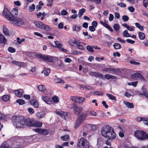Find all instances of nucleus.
Listing matches in <instances>:
<instances>
[{
  "label": "nucleus",
  "mask_w": 148,
  "mask_h": 148,
  "mask_svg": "<svg viewBox=\"0 0 148 148\" xmlns=\"http://www.w3.org/2000/svg\"><path fill=\"white\" fill-rule=\"evenodd\" d=\"M101 133L104 137L110 140H113L116 137V134L112 128L108 125L105 126L101 130Z\"/></svg>",
  "instance_id": "obj_1"
},
{
  "label": "nucleus",
  "mask_w": 148,
  "mask_h": 148,
  "mask_svg": "<svg viewBox=\"0 0 148 148\" xmlns=\"http://www.w3.org/2000/svg\"><path fill=\"white\" fill-rule=\"evenodd\" d=\"M11 120L16 128L19 129L25 127L24 118L23 116L14 115L12 117Z\"/></svg>",
  "instance_id": "obj_2"
},
{
  "label": "nucleus",
  "mask_w": 148,
  "mask_h": 148,
  "mask_svg": "<svg viewBox=\"0 0 148 148\" xmlns=\"http://www.w3.org/2000/svg\"><path fill=\"white\" fill-rule=\"evenodd\" d=\"M134 135L138 140H144L148 139V134L144 131L137 130L135 132Z\"/></svg>",
  "instance_id": "obj_3"
},
{
  "label": "nucleus",
  "mask_w": 148,
  "mask_h": 148,
  "mask_svg": "<svg viewBox=\"0 0 148 148\" xmlns=\"http://www.w3.org/2000/svg\"><path fill=\"white\" fill-rule=\"evenodd\" d=\"M77 145V148H89L88 142L83 138H82L78 140Z\"/></svg>",
  "instance_id": "obj_4"
},
{
  "label": "nucleus",
  "mask_w": 148,
  "mask_h": 148,
  "mask_svg": "<svg viewBox=\"0 0 148 148\" xmlns=\"http://www.w3.org/2000/svg\"><path fill=\"white\" fill-rule=\"evenodd\" d=\"M35 25L37 27L46 31H49L51 30V28L49 25H45L42 22L39 21H35L34 22Z\"/></svg>",
  "instance_id": "obj_5"
},
{
  "label": "nucleus",
  "mask_w": 148,
  "mask_h": 148,
  "mask_svg": "<svg viewBox=\"0 0 148 148\" xmlns=\"http://www.w3.org/2000/svg\"><path fill=\"white\" fill-rule=\"evenodd\" d=\"M10 21L12 23L18 26H21L25 24L24 21L22 18L18 17L14 18V16L12 19Z\"/></svg>",
  "instance_id": "obj_6"
},
{
  "label": "nucleus",
  "mask_w": 148,
  "mask_h": 148,
  "mask_svg": "<svg viewBox=\"0 0 148 148\" xmlns=\"http://www.w3.org/2000/svg\"><path fill=\"white\" fill-rule=\"evenodd\" d=\"M37 57L39 58L46 60L49 62H52L54 60V57L49 56H46L39 54L38 55Z\"/></svg>",
  "instance_id": "obj_7"
},
{
  "label": "nucleus",
  "mask_w": 148,
  "mask_h": 148,
  "mask_svg": "<svg viewBox=\"0 0 148 148\" xmlns=\"http://www.w3.org/2000/svg\"><path fill=\"white\" fill-rule=\"evenodd\" d=\"M72 108L74 112L77 115H79L83 110L82 107L74 103L73 104Z\"/></svg>",
  "instance_id": "obj_8"
},
{
  "label": "nucleus",
  "mask_w": 148,
  "mask_h": 148,
  "mask_svg": "<svg viewBox=\"0 0 148 148\" xmlns=\"http://www.w3.org/2000/svg\"><path fill=\"white\" fill-rule=\"evenodd\" d=\"M3 13L5 18L8 20L11 21L12 19L13 16L7 8H4Z\"/></svg>",
  "instance_id": "obj_9"
},
{
  "label": "nucleus",
  "mask_w": 148,
  "mask_h": 148,
  "mask_svg": "<svg viewBox=\"0 0 148 148\" xmlns=\"http://www.w3.org/2000/svg\"><path fill=\"white\" fill-rule=\"evenodd\" d=\"M23 140L20 139L18 140L17 141H14L12 145V147L13 148H20L23 147L22 144Z\"/></svg>",
  "instance_id": "obj_10"
},
{
  "label": "nucleus",
  "mask_w": 148,
  "mask_h": 148,
  "mask_svg": "<svg viewBox=\"0 0 148 148\" xmlns=\"http://www.w3.org/2000/svg\"><path fill=\"white\" fill-rule=\"evenodd\" d=\"M134 80L140 79L145 81V79L142 75L139 73H136L133 74L131 77Z\"/></svg>",
  "instance_id": "obj_11"
},
{
  "label": "nucleus",
  "mask_w": 148,
  "mask_h": 148,
  "mask_svg": "<svg viewBox=\"0 0 148 148\" xmlns=\"http://www.w3.org/2000/svg\"><path fill=\"white\" fill-rule=\"evenodd\" d=\"M55 113L60 116L62 118L65 119L67 115V113L62 111H55Z\"/></svg>",
  "instance_id": "obj_12"
},
{
  "label": "nucleus",
  "mask_w": 148,
  "mask_h": 148,
  "mask_svg": "<svg viewBox=\"0 0 148 148\" xmlns=\"http://www.w3.org/2000/svg\"><path fill=\"white\" fill-rule=\"evenodd\" d=\"M42 99L45 102L48 104H53V101L50 99L48 97L43 96L42 97Z\"/></svg>",
  "instance_id": "obj_13"
},
{
  "label": "nucleus",
  "mask_w": 148,
  "mask_h": 148,
  "mask_svg": "<svg viewBox=\"0 0 148 148\" xmlns=\"http://www.w3.org/2000/svg\"><path fill=\"white\" fill-rule=\"evenodd\" d=\"M33 120H34L32 119H25L24 118L25 127L26 126H32Z\"/></svg>",
  "instance_id": "obj_14"
},
{
  "label": "nucleus",
  "mask_w": 148,
  "mask_h": 148,
  "mask_svg": "<svg viewBox=\"0 0 148 148\" xmlns=\"http://www.w3.org/2000/svg\"><path fill=\"white\" fill-rule=\"evenodd\" d=\"M89 74L91 76L98 77L100 78H102L103 77V75L102 74L97 72H91Z\"/></svg>",
  "instance_id": "obj_15"
},
{
  "label": "nucleus",
  "mask_w": 148,
  "mask_h": 148,
  "mask_svg": "<svg viewBox=\"0 0 148 148\" xmlns=\"http://www.w3.org/2000/svg\"><path fill=\"white\" fill-rule=\"evenodd\" d=\"M16 96L18 97H21L22 95V94L23 92V90L21 89L14 90L13 91Z\"/></svg>",
  "instance_id": "obj_16"
},
{
  "label": "nucleus",
  "mask_w": 148,
  "mask_h": 148,
  "mask_svg": "<svg viewBox=\"0 0 148 148\" xmlns=\"http://www.w3.org/2000/svg\"><path fill=\"white\" fill-rule=\"evenodd\" d=\"M2 32L3 34L6 36H10V33L9 30L5 25H3L2 27Z\"/></svg>",
  "instance_id": "obj_17"
},
{
  "label": "nucleus",
  "mask_w": 148,
  "mask_h": 148,
  "mask_svg": "<svg viewBox=\"0 0 148 148\" xmlns=\"http://www.w3.org/2000/svg\"><path fill=\"white\" fill-rule=\"evenodd\" d=\"M29 103L35 108H37L38 106L39 105L37 101L35 99L30 100L29 101Z\"/></svg>",
  "instance_id": "obj_18"
},
{
  "label": "nucleus",
  "mask_w": 148,
  "mask_h": 148,
  "mask_svg": "<svg viewBox=\"0 0 148 148\" xmlns=\"http://www.w3.org/2000/svg\"><path fill=\"white\" fill-rule=\"evenodd\" d=\"M83 122L82 121L77 119L74 123V127L75 129L77 128Z\"/></svg>",
  "instance_id": "obj_19"
},
{
  "label": "nucleus",
  "mask_w": 148,
  "mask_h": 148,
  "mask_svg": "<svg viewBox=\"0 0 148 148\" xmlns=\"http://www.w3.org/2000/svg\"><path fill=\"white\" fill-rule=\"evenodd\" d=\"M32 126L36 127H40L42 126V123L39 122L34 121L33 120Z\"/></svg>",
  "instance_id": "obj_20"
},
{
  "label": "nucleus",
  "mask_w": 148,
  "mask_h": 148,
  "mask_svg": "<svg viewBox=\"0 0 148 148\" xmlns=\"http://www.w3.org/2000/svg\"><path fill=\"white\" fill-rule=\"evenodd\" d=\"M123 103L128 108H132L134 107V105L132 103H130L128 101H123Z\"/></svg>",
  "instance_id": "obj_21"
},
{
  "label": "nucleus",
  "mask_w": 148,
  "mask_h": 148,
  "mask_svg": "<svg viewBox=\"0 0 148 148\" xmlns=\"http://www.w3.org/2000/svg\"><path fill=\"white\" fill-rule=\"evenodd\" d=\"M6 42L5 37L2 34H0V44L5 43Z\"/></svg>",
  "instance_id": "obj_22"
},
{
  "label": "nucleus",
  "mask_w": 148,
  "mask_h": 148,
  "mask_svg": "<svg viewBox=\"0 0 148 148\" xmlns=\"http://www.w3.org/2000/svg\"><path fill=\"white\" fill-rule=\"evenodd\" d=\"M79 88L82 89V88L83 89H87L89 90H91L93 88L92 87L87 85H79Z\"/></svg>",
  "instance_id": "obj_23"
},
{
  "label": "nucleus",
  "mask_w": 148,
  "mask_h": 148,
  "mask_svg": "<svg viewBox=\"0 0 148 148\" xmlns=\"http://www.w3.org/2000/svg\"><path fill=\"white\" fill-rule=\"evenodd\" d=\"M45 114L44 112L42 111L38 112L36 114V116L39 118H42L44 117Z\"/></svg>",
  "instance_id": "obj_24"
},
{
  "label": "nucleus",
  "mask_w": 148,
  "mask_h": 148,
  "mask_svg": "<svg viewBox=\"0 0 148 148\" xmlns=\"http://www.w3.org/2000/svg\"><path fill=\"white\" fill-rule=\"evenodd\" d=\"M86 116L87 115L86 114H83L80 115L78 119L83 122L86 118Z\"/></svg>",
  "instance_id": "obj_25"
},
{
  "label": "nucleus",
  "mask_w": 148,
  "mask_h": 148,
  "mask_svg": "<svg viewBox=\"0 0 148 148\" xmlns=\"http://www.w3.org/2000/svg\"><path fill=\"white\" fill-rule=\"evenodd\" d=\"M43 72L44 75L46 76H47L50 72V69L49 68H44L43 70Z\"/></svg>",
  "instance_id": "obj_26"
},
{
  "label": "nucleus",
  "mask_w": 148,
  "mask_h": 148,
  "mask_svg": "<svg viewBox=\"0 0 148 148\" xmlns=\"http://www.w3.org/2000/svg\"><path fill=\"white\" fill-rule=\"evenodd\" d=\"M138 36L140 40H143L145 38V35L141 32H139L138 33Z\"/></svg>",
  "instance_id": "obj_27"
},
{
  "label": "nucleus",
  "mask_w": 148,
  "mask_h": 148,
  "mask_svg": "<svg viewBox=\"0 0 148 148\" xmlns=\"http://www.w3.org/2000/svg\"><path fill=\"white\" fill-rule=\"evenodd\" d=\"M113 70L112 71L113 73H114L117 75H119L121 73L120 69H117L113 68Z\"/></svg>",
  "instance_id": "obj_28"
},
{
  "label": "nucleus",
  "mask_w": 148,
  "mask_h": 148,
  "mask_svg": "<svg viewBox=\"0 0 148 148\" xmlns=\"http://www.w3.org/2000/svg\"><path fill=\"white\" fill-rule=\"evenodd\" d=\"M86 11V10L84 8H82L79 11L78 15L79 18H80Z\"/></svg>",
  "instance_id": "obj_29"
},
{
  "label": "nucleus",
  "mask_w": 148,
  "mask_h": 148,
  "mask_svg": "<svg viewBox=\"0 0 148 148\" xmlns=\"http://www.w3.org/2000/svg\"><path fill=\"white\" fill-rule=\"evenodd\" d=\"M61 138L63 141H68L70 140L69 136L68 135H65L64 136H62Z\"/></svg>",
  "instance_id": "obj_30"
},
{
  "label": "nucleus",
  "mask_w": 148,
  "mask_h": 148,
  "mask_svg": "<svg viewBox=\"0 0 148 148\" xmlns=\"http://www.w3.org/2000/svg\"><path fill=\"white\" fill-rule=\"evenodd\" d=\"M106 95L109 98L112 100H116V97L113 96V95L109 94L108 93H106Z\"/></svg>",
  "instance_id": "obj_31"
},
{
  "label": "nucleus",
  "mask_w": 148,
  "mask_h": 148,
  "mask_svg": "<svg viewBox=\"0 0 148 148\" xmlns=\"http://www.w3.org/2000/svg\"><path fill=\"white\" fill-rule=\"evenodd\" d=\"M38 89L40 91L44 92L46 89L45 87L43 85H40L38 86Z\"/></svg>",
  "instance_id": "obj_32"
},
{
  "label": "nucleus",
  "mask_w": 148,
  "mask_h": 148,
  "mask_svg": "<svg viewBox=\"0 0 148 148\" xmlns=\"http://www.w3.org/2000/svg\"><path fill=\"white\" fill-rule=\"evenodd\" d=\"M123 37H128L131 36L128 32V31L127 30H125L123 32Z\"/></svg>",
  "instance_id": "obj_33"
},
{
  "label": "nucleus",
  "mask_w": 148,
  "mask_h": 148,
  "mask_svg": "<svg viewBox=\"0 0 148 148\" xmlns=\"http://www.w3.org/2000/svg\"><path fill=\"white\" fill-rule=\"evenodd\" d=\"M85 98L82 97H78V103H82L85 101Z\"/></svg>",
  "instance_id": "obj_34"
},
{
  "label": "nucleus",
  "mask_w": 148,
  "mask_h": 148,
  "mask_svg": "<svg viewBox=\"0 0 148 148\" xmlns=\"http://www.w3.org/2000/svg\"><path fill=\"white\" fill-rule=\"evenodd\" d=\"M113 47L114 48L116 49H118L121 48V45L118 43H115Z\"/></svg>",
  "instance_id": "obj_35"
},
{
  "label": "nucleus",
  "mask_w": 148,
  "mask_h": 148,
  "mask_svg": "<svg viewBox=\"0 0 148 148\" xmlns=\"http://www.w3.org/2000/svg\"><path fill=\"white\" fill-rule=\"evenodd\" d=\"M80 29V26H78L75 25L73 26V31L77 32L79 31Z\"/></svg>",
  "instance_id": "obj_36"
},
{
  "label": "nucleus",
  "mask_w": 148,
  "mask_h": 148,
  "mask_svg": "<svg viewBox=\"0 0 148 148\" xmlns=\"http://www.w3.org/2000/svg\"><path fill=\"white\" fill-rule=\"evenodd\" d=\"M52 99L53 103H57L59 101V99L58 96L55 95L53 97Z\"/></svg>",
  "instance_id": "obj_37"
},
{
  "label": "nucleus",
  "mask_w": 148,
  "mask_h": 148,
  "mask_svg": "<svg viewBox=\"0 0 148 148\" xmlns=\"http://www.w3.org/2000/svg\"><path fill=\"white\" fill-rule=\"evenodd\" d=\"M78 97L75 96H72L71 97V99L73 101L78 103Z\"/></svg>",
  "instance_id": "obj_38"
},
{
  "label": "nucleus",
  "mask_w": 148,
  "mask_h": 148,
  "mask_svg": "<svg viewBox=\"0 0 148 148\" xmlns=\"http://www.w3.org/2000/svg\"><path fill=\"white\" fill-rule=\"evenodd\" d=\"M114 29L116 32H117L120 28V26L118 24H115L113 26Z\"/></svg>",
  "instance_id": "obj_39"
},
{
  "label": "nucleus",
  "mask_w": 148,
  "mask_h": 148,
  "mask_svg": "<svg viewBox=\"0 0 148 148\" xmlns=\"http://www.w3.org/2000/svg\"><path fill=\"white\" fill-rule=\"evenodd\" d=\"M12 62L14 64L16 65L19 66L20 67H21V62L17 61L16 60H13L12 61Z\"/></svg>",
  "instance_id": "obj_40"
},
{
  "label": "nucleus",
  "mask_w": 148,
  "mask_h": 148,
  "mask_svg": "<svg viewBox=\"0 0 148 148\" xmlns=\"http://www.w3.org/2000/svg\"><path fill=\"white\" fill-rule=\"evenodd\" d=\"M55 44L56 45L55 47L58 48V49L60 47L62 46V45L61 43H60L58 41H56L54 42Z\"/></svg>",
  "instance_id": "obj_41"
},
{
  "label": "nucleus",
  "mask_w": 148,
  "mask_h": 148,
  "mask_svg": "<svg viewBox=\"0 0 148 148\" xmlns=\"http://www.w3.org/2000/svg\"><path fill=\"white\" fill-rule=\"evenodd\" d=\"M135 25L137 28H138L141 30H143L144 28L143 26L141 25L139 23H135Z\"/></svg>",
  "instance_id": "obj_42"
},
{
  "label": "nucleus",
  "mask_w": 148,
  "mask_h": 148,
  "mask_svg": "<svg viewBox=\"0 0 148 148\" xmlns=\"http://www.w3.org/2000/svg\"><path fill=\"white\" fill-rule=\"evenodd\" d=\"M55 81L57 83L63 84L64 83V81L60 78H58L55 79Z\"/></svg>",
  "instance_id": "obj_43"
},
{
  "label": "nucleus",
  "mask_w": 148,
  "mask_h": 148,
  "mask_svg": "<svg viewBox=\"0 0 148 148\" xmlns=\"http://www.w3.org/2000/svg\"><path fill=\"white\" fill-rule=\"evenodd\" d=\"M16 102L19 104V105H21L25 104V101L22 99H18L16 100Z\"/></svg>",
  "instance_id": "obj_44"
},
{
  "label": "nucleus",
  "mask_w": 148,
  "mask_h": 148,
  "mask_svg": "<svg viewBox=\"0 0 148 148\" xmlns=\"http://www.w3.org/2000/svg\"><path fill=\"white\" fill-rule=\"evenodd\" d=\"M2 100L5 101H8L9 99V97L8 95H4L2 97Z\"/></svg>",
  "instance_id": "obj_45"
},
{
  "label": "nucleus",
  "mask_w": 148,
  "mask_h": 148,
  "mask_svg": "<svg viewBox=\"0 0 148 148\" xmlns=\"http://www.w3.org/2000/svg\"><path fill=\"white\" fill-rule=\"evenodd\" d=\"M33 130L36 132L41 134L42 133V129L41 128H37L35 129H33Z\"/></svg>",
  "instance_id": "obj_46"
},
{
  "label": "nucleus",
  "mask_w": 148,
  "mask_h": 148,
  "mask_svg": "<svg viewBox=\"0 0 148 148\" xmlns=\"http://www.w3.org/2000/svg\"><path fill=\"white\" fill-rule=\"evenodd\" d=\"M122 19L123 21L126 22L129 20V18L127 15H124L122 17Z\"/></svg>",
  "instance_id": "obj_47"
},
{
  "label": "nucleus",
  "mask_w": 148,
  "mask_h": 148,
  "mask_svg": "<svg viewBox=\"0 0 148 148\" xmlns=\"http://www.w3.org/2000/svg\"><path fill=\"white\" fill-rule=\"evenodd\" d=\"M86 125L87 126L90 127V129L92 130H95L96 129V127L95 125H91L88 124L87 125Z\"/></svg>",
  "instance_id": "obj_48"
},
{
  "label": "nucleus",
  "mask_w": 148,
  "mask_h": 148,
  "mask_svg": "<svg viewBox=\"0 0 148 148\" xmlns=\"http://www.w3.org/2000/svg\"><path fill=\"white\" fill-rule=\"evenodd\" d=\"M138 82H129L128 84L129 85H132L134 87H136L138 83Z\"/></svg>",
  "instance_id": "obj_49"
},
{
  "label": "nucleus",
  "mask_w": 148,
  "mask_h": 148,
  "mask_svg": "<svg viewBox=\"0 0 148 148\" xmlns=\"http://www.w3.org/2000/svg\"><path fill=\"white\" fill-rule=\"evenodd\" d=\"M35 8V5L34 4H33L29 7V9L30 12H32L34 10Z\"/></svg>",
  "instance_id": "obj_50"
},
{
  "label": "nucleus",
  "mask_w": 148,
  "mask_h": 148,
  "mask_svg": "<svg viewBox=\"0 0 148 148\" xmlns=\"http://www.w3.org/2000/svg\"><path fill=\"white\" fill-rule=\"evenodd\" d=\"M48 134V131L47 130L42 129L41 134L44 135H47Z\"/></svg>",
  "instance_id": "obj_51"
},
{
  "label": "nucleus",
  "mask_w": 148,
  "mask_h": 148,
  "mask_svg": "<svg viewBox=\"0 0 148 148\" xmlns=\"http://www.w3.org/2000/svg\"><path fill=\"white\" fill-rule=\"evenodd\" d=\"M113 68H104L103 69V71H106V72H109V71H113Z\"/></svg>",
  "instance_id": "obj_52"
},
{
  "label": "nucleus",
  "mask_w": 148,
  "mask_h": 148,
  "mask_svg": "<svg viewBox=\"0 0 148 148\" xmlns=\"http://www.w3.org/2000/svg\"><path fill=\"white\" fill-rule=\"evenodd\" d=\"M142 121H143L145 125H147L148 124V118L147 117H143Z\"/></svg>",
  "instance_id": "obj_53"
},
{
  "label": "nucleus",
  "mask_w": 148,
  "mask_h": 148,
  "mask_svg": "<svg viewBox=\"0 0 148 148\" xmlns=\"http://www.w3.org/2000/svg\"><path fill=\"white\" fill-rule=\"evenodd\" d=\"M87 49L89 51L92 52L94 51V50L90 46H88L86 47Z\"/></svg>",
  "instance_id": "obj_54"
},
{
  "label": "nucleus",
  "mask_w": 148,
  "mask_h": 148,
  "mask_svg": "<svg viewBox=\"0 0 148 148\" xmlns=\"http://www.w3.org/2000/svg\"><path fill=\"white\" fill-rule=\"evenodd\" d=\"M8 50L11 53H13L16 50L13 47H9L8 48Z\"/></svg>",
  "instance_id": "obj_55"
},
{
  "label": "nucleus",
  "mask_w": 148,
  "mask_h": 148,
  "mask_svg": "<svg viewBox=\"0 0 148 148\" xmlns=\"http://www.w3.org/2000/svg\"><path fill=\"white\" fill-rule=\"evenodd\" d=\"M64 66L63 64L61 62L60 60L58 61L57 62V65H56V66H58L60 67H62Z\"/></svg>",
  "instance_id": "obj_56"
},
{
  "label": "nucleus",
  "mask_w": 148,
  "mask_h": 148,
  "mask_svg": "<svg viewBox=\"0 0 148 148\" xmlns=\"http://www.w3.org/2000/svg\"><path fill=\"white\" fill-rule=\"evenodd\" d=\"M27 110L29 112V113L31 114H32L34 112V110L31 108H28Z\"/></svg>",
  "instance_id": "obj_57"
},
{
  "label": "nucleus",
  "mask_w": 148,
  "mask_h": 148,
  "mask_svg": "<svg viewBox=\"0 0 148 148\" xmlns=\"http://www.w3.org/2000/svg\"><path fill=\"white\" fill-rule=\"evenodd\" d=\"M16 39L17 40V42L19 44H21L22 42H23L25 41L24 39L22 38V39L20 40V38L18 37H17Z\"/></svg>",
  "instance_id": "obj_58"
},
{
  "label": "nucleus",
  "mask_w": 148,
  "mask_h": 148,
  "mask_svg": "<svg viewBox=\"0 0 148 148\" xmlns=\"http://www.w3.org/2000/svg\"><path fill=\"white\" fill-rule=\"evenodd\" d=\"M127 29L129 31H133L135 30V27H134L133 26H129Z\"/></svg>",
  "instance_id": "obj_59"
},
{
  "label": "nucleus",
  "mask_w": 148,
  "mask_h": 148,
  "mask_svg": "<svg viewBox=\"0 0 148 148\" xmlns=\"http://www.w3.org/2000/svg\"><path fill=\"white\" fill-rule=\"evenodd\" d=\"M89 113L92 116H97L96 113L94 111H89Z\"/></svg>",
  "instance_id": "obj_60"
},
{
  "label": "nucleus",
  "mask_w": 148,
  "mask_h": 148,
  "mask_svg": "<svg viewBox=\"0 0 148 148\" xmlns=\"http://www.w3.org/2000/svg\"><path fill=\"white\" fill-rule=\"evenodd\" d=\"M94 93L96 95H102L103 94V93L101 91H95Z\"/></svg>",
  "instance_id": "obj_61"
},
{
  "label": "nucleus",
  "mask_w": 148,
  "mask_h": 148,
  "mask_svg": "<svg viewBox=\"0 0 148 148\" xmlns=\"http://www.w3.org/2000/svg\"><path fill=\"white\" fill-rule=\"evenodd\" d=\"M71 52V54L75 55H77L81 53L79 51H76L72 50Z\"/></svg>",
  "instance_id": "obj_62"
},
{
  "label": "nucleus",
  "mask_w": 148,
  "mask_h": 148,
  "mask_svg": "<svg viewBox=\"0 0 148 148\" xmlns=\"http://www.w3.org/2000/svg\"><path fill=\"white\" fill-rule=\"evenodd\" d=\"M118 5L121 7H126V5L125 4L123 3H120L118 4Z\"/></svg>",
  "instance_id": "obj_63"
},
{
  "label": "nucleus",
  "mask_w": 148,
  "mask_h": 148,
  "mask_svg": "<svg viewBox=\"0 0 148 148\" xmlns=\"http://www.w3.org/2000/svg\"><path fill=\"white\" fill-rule=\"evenodd\" d=\"M148 3V0H143V4L145 7L146 8L147 7Z\"/></svg>",
  "instance_id": "obj_64"
}]
</instances>
